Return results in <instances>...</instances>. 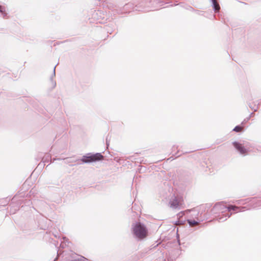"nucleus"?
<instances>
[{
	"mask_svg": "<svg viewBox=\"0 0 261 261\" xmlns=\"http://www.w3.org/2000/svg\"><path fill=\"white\" fill-rule=\"evenodd\" d=\"M243 130V127L241 126H237L233 129V130L236 132H241Z\"/></svg>",
	"mask_w": 261,
	"mask_h": 261,
	"instance_id": "0eeeda50",
	"label": "nucleus"
},
{
	"mask_svg": "<svg viewBox=\"0 0 261 261\" xmlns=\"http://www.w3.org/2000/svg\"><path fill=\"white\" fill-rule=\"evenodd\" d=\"M133 232L135 237L139 240L144 239L148 235L147 228L144 225L140 223L136 224L134 226Z\"/></svg>",
	"mask_w": 261,
	"mask_h": 261,
	"instance_id": "f257e3e1",
	"label": "nucleus"
},
{
	"mask_svg": "<svg viewBox=\"0 0 261 261\" xmlns=\"http://www.w3.org/2000/svg\"><path fill=\"white\" fill-rule=\"evenodd\" d=\"M214 8L216 11H219L220 9V6L218 2H217V0H212Z\"/></svg>",
	"mask_w": 261,
	"mask_h": 261,
	"instance_id": "39448f33",
	"label": "nucleus"
},
{
	"mask_svg": "<svg viewBox=\"0 0 261 261\" xmlns=\"http://www.w3.org/2000/svg\"><path fill=\"white\" fill-rule=\"evenodd\" d=\"M103 159V155H102L100 153H97L88 156H84L82 159V161L84 163H89L102 160Z\"/></svg>",
	"mask_w": 261,
	"mask_h": 261,
	"instance_id": "f03ea898",
	"label": "nucleus"
},
{
	"mask_svg": "<svg viewBox=\"0 0 261 261\" xmlns=\"http://www.w3.org/2000/svg\"><path fill=\"white\" fill-rule=\"evenodd\" d=\"M240 208L239 207H238V206H234V205H229L227 207V209L229 211H231V210H233V211H237Z\"/></svg>",
	"mask_w": 261,
	"mask_h": 261,
	"instance_id": "423d86ee",
	"label": "nucleus"
},
{
	"mask_svg": "<svg viewBox=\"0 0 261 261\" xmlns=\"http://www.w3.org/2000/svg\"><path fill=\"white\" fill-rule=\"evenodd\" d=\"M233 146L235 148L242 154H244L246 152V149L244 147V146L237 142H234L233 143Z\"/></svg>",
	"mask_w": 261,
	"mask_h": 261,
	"instance_id": "20e7f679",
	"label": "nucleus"
},
{
	"mask_svg": "<svg viewBox=\"0 0 261 261\" xmlns=\"http://www.w3.org/2000/svg\"><path fill=\"white\" fill-rule=\"evenodd\" d=\"M189 223L190 224V225L191 226H192L197 225L198 224V222L195 221H189Z\"/></svg>",
	"mask_w": 261,
	"mask_h": 261,
	"instance_id": "6e6552de",
	"label": "nucleus"
},
{
	"mask_svg": "<svg viewBox=\"0 0 261 261\" xmlns=\"http://www.w3.org/2000/svg\"><path fill=\"white\" fill-rule=\"evenodd\" d=\"M183 201L184 200L182 198L174 197L170 202V207L174 208H177L183 204Z\"/></svg>",
	"mask_w": 261,
	"mask_h": 261,
	"instance_id": "7ed1b4c3",
	"label": "nucleus"
}]
</instances>
